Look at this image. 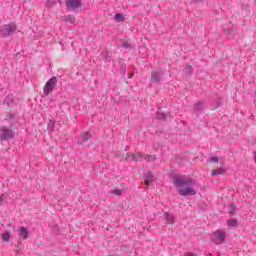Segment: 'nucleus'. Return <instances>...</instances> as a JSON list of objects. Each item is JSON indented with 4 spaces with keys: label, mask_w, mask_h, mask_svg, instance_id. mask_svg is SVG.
I'll list each match as a JSON object with an SVG mask.
<instances>
[{
    "label": "nucleus",
    "mask_w": 256,
    "mask_h": 256,
    "mask_svg": "<svg viewBox=\"0 0 256 256\" xmlns=\"http://www.w3.org/2000/svg\"><path fill=\"white\" fill-rule=\"evenodd\" d=\"M173 185L177 189L178 194L181 197H193L197 195V189L195 188V180L190 177H176L173 180Z\"/></svg>",
    "instance_id": "f257e3e1"
},
{
    "label": "nucleus",
    "mask_w": 256,
    "mask_h": 256,
    "mask_svg": "<svg viewBox=\"0 0 256 256\" xmlns=\"http://www.w3.org/2000/svg\"><path fill=\"white\" fill-rule=\"evenodd\" d=\"M15 31H17V24H15V22L0 26V35L4 38L13 35Z\"/></svg>",
    "instance_id": "f03ea898"
},
{
    "label": "nucleus",
    "mask_w": 256,
    "mask_h": 256,
    "mask_svg": "<svg viewBox=\"0 0 256 256\" xmlns=\"http://www.w3.org/2000/svg\"><path fill=\"white\" fill-rule=\"evenodd\" d=\"M55 87H57V77L54 76L46 82L43 88V94L47 97V95L53 93Z\"/></svg>",
    "instance_id": "7ed1b4c3"
},
{
    "label": "nucleus",
    "mask_w": 256,
    "mask_h": 256,
    "mask_svg": "<svg viewBox=\"0 0 256 256\" xmlns=\"http://www.w3.org/2000/svg\"><path fill=\"white\" fill-rule=\"evenodd\" d=\"M225 237V230H216L212 235V241L215 245H221V243H225Z\"/></svg>",
    "instance_id": "20e7f679"
},
{
    "label": "nucleus",
    "mask_w": 256,
    "mask_h": 256,
    "mask_svg": "<svg viewBox=\"0 0 256 256\" xmlns=\"http://www.w3.org/2000/svg\"><path fill=\"white\" fill-rule=\"evenodd\" d=\"M0 139L1 141L13 139V130L7 128L6 126L2 127L0 130Z\"/></svg>",
    "instance_id": "39448f33"
},
{
    "label": "nucleus",
    "mask_w": 256,
    "mask_h": 256,
    "mask_svg": "<svg viewBox=\"0 0 256 256\" xmlns=\"http://www.w3.org/2000/svg\"><path fill=\"white\" fill-rule=\"evenodd\" d=\"M66 7L67 9L75 11V9H79V7H81V0H67Z\"/></svg>",
    "instance_id": "423d86ee"
},
{
    "label": "nucleus",
    "mask_w": 256,
    "mask_h": 256,
    "mask_svg": "<svg viewBox=\"0 0 256 256\" xmlns=\"http://www.w3.org/2000/svg\"><path fill=\"white\" fill-rule=\"evenodd\" d=\"M126 161H143L144 156L141 153H136V154H131V156H129V154L126 155Z\"/></svg>",
    "instance_id": "0eeeda50"
},
{
    "label": "nucleus",
    "mask_w": 256,
    "mask_h": 256,
    "mask_svg": "<svg viewBox=\"0 0 256 256\" xmlns=\"http://www.w3.org/2000/svg\"><path fill=\"white\" fill-rule=\"evenodd\" d=\"M125 193H127V187L115 188L110 191L111 195H116L117 197H121V195H125Z\"/></svg>",
    "instance_id": "6e6552de"
},
{
    "label": "nucleus",
    "mask_w": 256,
    "mask_h": 256,
    "mask_svg": "<svg viewBox=\"0 0 256 256\" xmlns=\"http://www.w3.org/2000/svg\"><path fill=\"white\" fill-rule=\"evenodd\" d=\"M162 77H163V72L154 71V72H152L151 81L153 83H159V81H161Z\"/></svg>",
    "instance_id": "1a4fd4ad"
},
{
    "label": "nucleus",
    "mask_w": 256,
    "mask_h": 256,
    "mask_svg": "<svg viewBox=\"0 0 256 256\" xmlns=\"http://www.w3.org/2000/svg\"><path fill=\"white\" fill-rule=\"evenodd\" d=\"M144 181H145V185L149 186L151 185V183H153V181H155V176H153V173L148 172L144 174Z\"/></svg>",
    "instance_id": "9d476101"
},
{
    "label": "nucleus",
    "mask_w": 256,
    "mask_h": 256,
    "mask_svg": "<svg viewBox=\"0 0 256 256\" xmlns=\"http://www.w3.org/2000/svg\"><path fill=\"white\" fill-rule=\"evenodd\" d=\"M164 219L168 225H173V223H175V216L171 215L168 212L164 213Z\"/></svg>",
    "instance_id": "9b49d317"
},
{
    "label": "nucleus",
    "mask_w": 256,
    "mask_h": 256,
    "mask_svg": "<svg viewBox=\"0 0 256 256\" xmlns=\"http://www.w3.org/2000/svg\"><path fill=\"white\" fill-rule=\"evenodd\" d=\"M19 235L21 239H28L29 237V231L27 230V228L21 226L19 228Z\"/></svg>",
    "instance_id": "f8f14e48"
},
{
    "label": "nucleus",
    "mask_w": 256,
    "mask_h": 256,
    "mask_svg": "<svg viewBox=\"0 0 256 256\" xmlns=\"http://www.w3.org/2000/svg\"><path fill=\"white\" fill-rule=\"evenodd\" d=\"M114 19L116 23H123V21H125V16H123V14H116Z\"/></svg>",
    "instance_id": "ddd939ff"
},
{
    "label": "nucleus",
    "mask_w": 256,
    "mask_h": 256,
    "mask_svg": "<svg viewBox=\"0 0 256 256\" xmlns=\"http://www.w3.org/2000/svg\"><path fill=\"white\" fill-rule=\"evenodd\" d=\"M11 239V234L9 232H5L2 234V241L5 243H9V240Z\"/></svg>",
    "instance_id": "4468645a"
},
{
    "label": "nucleus",
    "mask_w": 256,
    "mask_h": 256,
    "mask_svg": "<svg viewBox=\"0 0 256 256\" xmlns=\"http://www.w3.org/2000/svg\"><path fill=\"white\" fill-rule=\"evenodd\" d=\"M203 107H205V105L203 104V102H197L194 105V110L195 111H203Z\"/></svg>",
    "instance_id": "2eb2a0df"
},
{
    "label": "nucleus",
    "mask_w": 256,
    "mask_h": 256,
    "mask_svg": "<svg viewBox=\"0 0 256 256\" xmlns=\"http://www.w3.org/2000/svg\"><path fill=\"white\" fill-rule=\"evenodd\" d=\"M64 21H65L66 23H70V24L73 25V23H75V17H74V16H70V15L65 16V17H64Z\"/></svg>",
    "instance_id": "dca6fc26"
},
{
    "label": "nucleus",
    "mask_w": 256,
    "mask_h": 256,
    "mask_svg": "<svg viewBox=\"0 0 256 256\" xmlns=\"http://www.w3.org/2000/svg\"><path fill=\"white\" fill-rule=\"evenodd\" d=\"M225 170H223V168H220L218 170H212V175L215 176V175H223Z\"/></svg>",
    "instance_id": "f3484780"
},
{
    "label": "nucleus",
    "mask_w": 256,
    "mask_h": 256,
    "mask_svg": "<svg viewBox=\"0 0 256 256\" xmlns=\"http://www.w3.org/2000/svg\"><path fill=\"white\" fill-rule=\"evenodd\" d=\"M227 225H228L229 227H237V220H235V219L228 220V221H227Z\"/></svg>",
    "instance_id": "a211bd4d"
},
{
    "label": "nucleus",
    "mask_w": 256,
    "mask_h": 256,
    "mask_svg": "<svg viewBox=\"0 0 256 256\" xmlns=\"http://www.w3.org/2000/svg\"><path fill=\"white\" fill-rule=\"evenodd\" d=\"M89 139H91V134L89 132L82 135V141H89Z\"/></svg>",
    "instance_id": "6ab92c4d"
},
{
    "label": "nucleus",
    "mask_w": 256,
    "mask_h": 256,
    "mask_svg": "<svg viewBox=\"0 0 256 256\" xmlns=\"http://www.w3.org/2000/svg\"><path fill=\"white\" fill-rule=\"evenodd\" d=\"M208 163H219V157H211L208 159Z\"/></svg>",
    "instance_id": "aec40b11"
},
{
    "label": "nucleus",
    "mask_w": 256,
    "mask_h": 256,
    "mask_svg": "<svg viewBox=\"0 0 256 256\" xmlns=\"http://www.w3.org/2000/svg\"><path fill=\"white\" fill-rule=\"evenodd\" d=\"M155 159H157L155 155H148L145 157L146 161H155Z\"/></svg>",
    "instance_id": "412c9836"
},
{
    "label": "nucleus",
    "mask_w": 256,
    "mask_h": 256,
    "mask_svg": "<svg viewBox=\"0 0 256 256\" xmlns=\"http://www.w3.org/2000/svg\"><path fill=\"white\" fill-rule=\"evenodd\" d=\"M229 209H230V215H236L234 204H230Z\"/></svg>",
    "instance_id": "4be33fe9"
},
{
    "label": "nucleus",
    "mask_w": 256,
    "mask_h": 256,
    "mask_svg": "<svg viewBox=\"0 0 256 256\" xmlns=\"http://www.w3.org/2000/svg\"><path fill=\"white\" fill-rule=\"evenodd\" d=\"M186 73L191 74L193 73V67L191 65H187L185 68Z\"/></svg>",
    "instance_id": "5701e85b"
},
{
    "label": "nucleus",
    "mask_w": 256,
    "mask_h": 256,
    "mask_svg": "<svg viewBox=\"0 0 256 256\" xmlns=\"http://www.w3.org/2000/svg\"><path fill=\"white\" fill-rule=\"evenodd\" d=\"M5 199H7V196H5V194H2L0 196V205L5 201Z\"/></svg>",
    "instance_id": "b1692460"
},
{
    "label": "nucleus",
    "mask_w": 256,
    "mask_h": 256,
    "mask_svg": "<svg viewBox=\"0 0 256 256\" xmlns=\"http://www.w3.org/2000/svg\"><path fill=\"white\" fill-rule=\"evenodd\" d=\"M157 118L158 119H165V114H162V116H161V112H157Z\"/></svg>",
    "instance_id": "393cba45"
},
{
    "label": "nucleus",
    "mask_w": 256,
    "mask_h": 256,
    "mask_svg": "<svg viewBox=\"0 0 256 256\" xmlns=\"http://www.w3.org/2000/svg\"><path fill=\"white\" fill-rule=\"evenodd\" d=\"M186 256H195V254L187 253Z\"/></svg>",
    "instance_id": "a878e982"
},
{
    "label": "nucleus",
    "mask_w": 256,
    "mask_h": 256,
    "mask_svg": "<svg viewBox=\"0 0 256 256\" xmlns=\"http://www.w3.org/2000/svg\"><path fill=\"white\" fill-rule=\"evenodd\" d=\"M196 1V3H199V2H201V1H203V0H195Z\"/></svg>",
    "instance_id": "bb28decb"
},
{
    "label": "nucleus",
    "mask_w": 256,
    "mask_h": 256,
    "mask_svg": "<svg viewBox=\"0 0 256 256\" xmlns=\"http://www.w3.org/2000/svg\"><path fill=\"white\" fill-rule=\"evenodd\" d=\"M49 127H51V124L48 125V129H49Z\"/></svg>",
    "instance_id": "cd10ccee"
}]
</instances>
